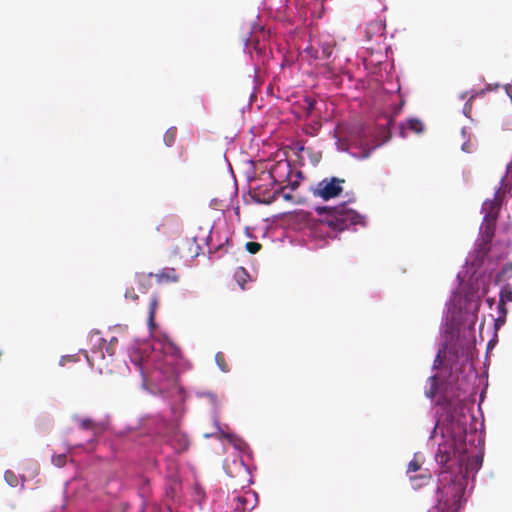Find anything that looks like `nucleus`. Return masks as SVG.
<instances>
[{
    "mask_svg": "<svg viewBox=\"0 0 512 512\" xmlns=\"http://www.w3.org/2000/svg\"><path fill=\"white\" fill-rule=\"evenodd\" d=\"M183 360L180 347L166 333L153 343L145 345L139 357L130 355V363L140 378V386L151 395L168 403L173 423L161 414L140 419V428L130 426V466L132 462L147 471L164 474V497L154 505V512H188L183 496L177 455L190 447L188 435L179 428V419L185 413L187 393L180 385L179 362Z\"/></svg>",
    "mask_w": 512,
    "mask_h": 512,
    "instance_id": "nucleus-1",
    "label": "nucleus"
},
{
    "mask_svg": "<svg viewBox=\"0 0 512 512\" xmlns=\"http://www.w3.org/2000/svg\"><path fill=\"white\" fill-rule=\"evenodd\" d=\"M424 395L435 409L428 445L438 434V429L442 439L434 455L437 465L434 504L427 512H463L475 488L485 453L484 420L479 435L474 424V387L464 379L457 394L449 382H441L433 373L426 380ZM478 409L483 417L481 407Z\"/></svg>",
    "mask_w": 512,
    "mask_h": 512,
    "instance_id": "nucleus-2",
    "label": "nucleus"
},
{
    "mask_svg": "<svg viewBox=\"0 0 512 512\" xmlns=\"http://www.w3.org/2000/svg\"><path fill=\"white\" fill-rule=\"evenodd\" d=\"M451 302L452 299H447L444 305L439 328V334L442 339L439 342L431 369L432 371L439 369L440 365L443 363V355L448 353L451 370L454 368L455 376L453 378H441L436 374L437 378L441 382H449L457 394L460 393V388L465 379L474 387L476 397L478 394V372L471 363V359L468 355V340L465 334H461L460 332L461 329L463 330V327L457 326V324L449 318Z\"/></svg>",
    "mask_w": 512,
    "mask_h": 512,
    "instance_id": "nucleus-3",
    "label": "nucleus"
},
{
    "mask_svg": "<svg viewBox=\"0 0 512 512\" xmlns=\"http://www.w3.org/2000/svg\"><path fill=\"white\" fill-rule=\"evenodd\" d=\"M470 264L468 258H466L462 270L456 274L455 286L451 289L448 298L452 299L449 318L457 326L463 327L464 331L474 334L478 312L482 304V296L487 293V290L484 288L485 276L481 273H471L468 276V281L464 283L462 274L468 273Z\"/></svg>",
    "mask_w": 512,
    "mask_h": 512,
    "instance_id": "nucleus-4",
    "label": "nucleus"
},
{
    "mask_svg": "<svg viewBox=\"0 0 512 512\" xmlns=\"http://www.w3.org/2000/svg\"><path fill=\"white\" fill-rule=\"evenodd\" d=\"M354 202L355 199L352 198L342 201L335 206L317 205L314 207V211L320 217L321 223L326 225L331 231V233L317 229L310 231L311 236L318 239V247L326 246L329 239L337 238L338 234L345 230L355 232L357 231V226L363 228L368 226L367 216L348 206Z\"/></svg>",
    "mask_w": 512,
    "mask_h": 512,
    "instance_id": "nucleus-5",
    "label": "nucleus"
},
{
    "mask_svg": "<svg viewBox=\"0 0 512 512\" xmlns=\"http://www.w3.org/2000/svg\"><path fill=\"white\" fill-rule=\"evenodd\" d=\"M364 67L377 84V98L381 102V113L385 122L393 119L394 128L395 118L402 112L405 105V98L400 93L401 85L398 76L395 75L394 63H387L382 60L376 62L367 60Z\"/></svg>",
    "mask_w": 512,
    "mask_h": 512,
    "instance_id": "nucleus-6",
    "label": "nucleus"
},
{
    "mask_svg": "<svg viewBox=\"0 0 512 512\" xmlns=\"http://www.w3.org/2000/svg\"><path fill=\"white\" fill-rule=\"evenodd\" d=\"M393 119L373 125L361 124L353 133L350 142H336L340 152L349 154L355 159L365 160L378 148L387 144L392 137Z\"/></svg>",
    "mask_w": 512,
    "mask_h": 512,
    "instance_id": "nucleus-7",
    "label": "nucleus"
},
{
    "mask_svg": "<svg viewBox=\"0 0 512 512\" xmlns=\"http://www.w3.org/2000/svg\"><path fill=\"white\" fill-rule=\"evenodd\" d=\"M273 31L266 29V27L257 21L250 24V29L243 37V52L249 53L252 57L250 47L257 53L262 62L268 61L273 58V51L271 47V40Z\"/></svg>",
    "mask_w": 512,
    "mask_h": 512,
    "instance_id": "nucleus-8",
    "label": "nucleus"
},
{
    "mask_svg": "<svg viewBox=\"0 0 512 512\" xmlns=\"http://www.w3.org/2000/svg\"><path fill=\"white\" fill-rule=\"evenodd\" d=\"M291 170L292 164L287 159L281 160L272 165L268 170V176L270 178L271 188H273L274 191L267 196H261L259 194L251 195L253 202L256 204L270 205L278 199L279 196H281L285 201H291L293 199V195L291 193L283 192L284 187L279 184V178L284 177L288 180Z\"/></svg>",
    "mask_w": 512,
    "mask_h": 512,
    "instance_id": "nucleus-9",
    "label": "nucleus"
},
{
    "mask_svg": "<svg viewBox=\"0 0 512 512\" xmlns=\"http://www.w3.org/2000/svg\"><path fill=\"white\" fill-rule=\"evenodd\" d=\"M335 41L330 36L311 39L305 48L298 51L297 61L303 65H324L329 63L333 57Z\"/></svg>",
    "mask_w": 512,
    "mask_h": 512,
    "instance_id": "nucleus-10",
    "label": "nucleus"
},
{
    "mask_svg": "<svg viewBox=\"0 0 512 512\" xmlns=\"http://www.w3.org/2000/svg\"><path fill=\"white\" fill-rule=\"evenodd\" d=\"M214 426L216 428V434L219 435L220 440H226L234 450H236L239 453V459L241 466L245 469V471L252 475V471L256 470V467H251L248 465L244 459V456H246L248 459H253V451L250 447V445L239 435H237L235 432H227L225 431L219 419L217 416H215L214 419Z\"/></svg>",
    "mask_w": 512,
    "mask_h": 512,
    "instance_id": "nucleus-11",
    "label": "nucleus"
},
{
    "mask_svg": "<svg viewBox=\"0 0 512 512\" xmlns=\"http://www.w3.org/2000/svg\"><path fill=\"white\" fill-rule=\"evenodd\" d=\"M90 342L92 345L91 354L85 352V357L91 367L96 366L99 372L102 373L103 369L106 367L100 364L105 358L103 349H105L109 357H112L114 355L113 343L117 342V338L113 337L110 342L107 343L100 332L95 331L90 334Z\"/></svg>",
    "mask_w": 512,
    "mask_h": 512,
    "instance_id": "nucleus-12",
    "label": "nucleus"
},
{
    "mask_svg": "<svg viewBox=\"0 0 512 512\" xmlns=\"http://www.w3.org/2000/svg\"><path fill=\"white\" fill-rule=\"evenodd\" d=\"M345 180L336 176L324 178L313 189V195L323 201H329L339 197L343 193L342 183Z\"/></svg>",
    "mask_w": 512,
    "mask_h": 512,
    "instance_id": "nucleus-13",
    "label": "nucleus"
},
{
    "mask_svg": "<svg viewBox=\"0 0 512 512\" xmlns=\"http://www.w3.org/2000/svg\"><path fill=\"white\" fill-rule=\"evenodd\" d=\"M265 222L267 223V229L282 228L286 230L294 228L300 222V217L297 210L286 211L267 217Z\"/></svg>",
    "mask_w": 512,
    "mask_h": 512,
    "instance_id": "nucleus-14",
    "label": "nucleus"
},
{
    "mask_svg": "<svg viewBox=\"0 0 512 512\" xmlns=\"http://www.w3.org/2000/svg\"><path fill=\"white\" fill-rule=\"evenodd\" d=\"M137 488V496L141 502L138 512H146V507L149 504V495L151 493L150 479L147 476L139 475L132 477L130 474V489Z\"/></svg>",
    "mask_w": 512,
    "mask_h": 512,
    "instance_id": "nucleus-15",
    "label": "nucleus"
},
{
    "mask_svg": "<svg viewBox=\"0 0 512 512\" xmlns=\"http://www.w3.org/2000/svg\"><path fill=\"white\" fill-rule=\"evenodd\" d=\"M489 213H485L483 216L482 223L479 227V234L478 238L475 241V249L478 251H481L483 249V246L487 244L495 235V224L490 223L489 220Z\"/></svg>",
    "mask_w": 512,
    "mask_h": 512,
    "instance_id": "nucleus-16",
    "label": "nucleus"
},
{
    "mask_svg": "<svg viewBox=\"0 0 512 512\" xmlns=\"http://www.w3.org/2000/svg\"><path fill=\"white\" fill-rule=\"evenodd\" d=\"M424 130V123L418 117L414 116L408 117L407 119L401 121L398 125V135L402 139H406L408 137V132L420 135L424 132Z\"/></svg>",
    "mask_w": 512,
    "mask_h": 512,
    "instance_id": "nucleus-17",
    "label": "nucleus"
},
{
    "mask_svg": "<svg viewBox=\"0 0 512 512\" xmlns=\"http://www.w3.org/2000/svg\"><path fill=\"white\" fill-rule=\"evenodd\" d=\"M157 230L169 235H178L183 230V223L178 215L169 214L162 219V222L157 226Z\"/></svg>",
    "mask_w": 512,
    "mask_h": 512,
    "instance_id": "nucleus-18",
    "label": "nucleus"
},
{
    "mask_svg": "<svg viewBox=\"0 0 512 512\" xmlns=\"http://www.w3.org/2000/svg\"><path fill=\"white\" fill-rule=\"evenodd\" d=\"M191 501L196 504L200 511L205 509L207 494L205 489L198 482L194 483L190 492Z\"/></svg>",
    "mask_w": 512,
    "mask_h": 512,
    "instance_id": "nucleus-19",
    "label": "nucleus"
},
{
    "mask_svg": "<svg viewBox=\"0 0 512 512\" xmlns=\"http://www.w3.org/2000/svg\"><path fill=\"white\" fill-rule=\"evenodd\" d=\"M156 277L158 283H176L179 281V276L176 274V270L172 267H165L158 273L153 274Z\"/></svg>",
    "mask_w": 512,
    "mask_h": 512,
    "instance_id": "nucleus-20",
    "label": "nucleus"
},
{
    "mask_svg": "<svg viewBox=\"0 0 512 512\" xmlns=\"http://www.w3.org/2000/svg\"><path fill=\"white\" fill-rule=\"evenodd\" d=\"M157 305H158V297L156 294H153L150 297L149 311H148V318H147V326H148L150 333H152L153 328L156 326L155 313H156Z\"/></svg>",
    "mask_w": 512,
    "mask_h": 512,
    "instance_id": "nucleus-21",
    "label": "nucleus"
},
{
    "mask_svg": "<svg viewBox=\"0 0 512 512\" xmlns=\"http://www.w3.org/2000/svg\"><path fill=\"white\" fill-rule=\"evenodd\" d=\"M233 278L235 279V281L237 282V284L239 285V287L242 290H245L246 283L248 281H253L252 276L249 274V272L246 270V268H244L242 266H239L235 270Z\"/></svg>",
    "mask_w": 512,
    "mask_h": 512,
    "instance_id": "nucleus-22",
    "label": "nucleus"
},
{
    "mask_svg": "<svg viewBox=\"0 0 512 512\" xmlns=\"http://www.w3.org/2000/svg\"><path fill=\"white\" fill-rule=\"evenodd\" d=\"M496 310L498 317L494 319V328L497 330L500 329L506 323L508 308L505 303L498 302Z\"/></svg>",
    "mask_w": 512,
    "mask_h": 512,
    "instance_id": "nucleus-23",
    "label": "nucleus"
},
{
    "mask_svg": "<svg viewBox=\"0 0 512 512\" xmlns=\"http://www.w3.org/2000/svg\"><path fill=\"white\" fill-rule=\"evenodd\" d=\"M80 428L92 431L93 435H98L103 431V426L91 418H84L80 421Z\"/></svg>",
    "mask_w": 512,
    "mask_h": 512,
    "instance_id": "nucleus-24",
    "label": "nucleus"
},
{
    "mask_svg": "<svg viewBox=\"0 0 512 512\" xmlns=\"http://www.w3.org/2000/svg\"><path fill=\"white\" fill-rule=\"evenodd\" d=\"M431 478H432L431 474H419V475L410 476V482H411L412 488L414 490L420 489L421 487L427 485Z\"/></svg>",
    "mask_w": 512,
    "mask_h": 512,
    "instance_id": "nucleus-25",
    "label": "nucleus"
},
{
    "mask_svg": "<svg viewBox=\"0 0 512 512\" xmlns=\"http://www.w3.org/2000/svg\"><path fill=\"white\" fill-rule=\"evenodd\" d=\"M153 277V273L149 274H138L136 273V280L138 284V290L141 293H145L149 287L151 286V278Z\"/></svg>",
    "mask_w": 512,
    "mask_h": 512,
    "instance_id": "nucleus-26",
    "label": "nucleus"
},
{
    "mask_svg": "<svg viewBox=\"0 0 512 512\" xmlns=\"http://www.w3.org/2000/svg\"><path fill=\"white\" fill-rule=\"evenodd\" d=\"M232 245L231 236H226L223 242H220L213 250L209 249L210 258L216 255L219 251H223L222 254L217 255V258H220L227 250H224V247H230Z\"/></svg>",
    "mask_w": 512,
    "mask_h": 512,
    "instance_id": "nucleus-27",
    "label": "nucleus"
},
{
    "mask_svg": "<svg viewBox=\"0 0 512 512\" xmlns=\"http://www.w3.org/2000/svg\"><path fill=\"white\" fill-rule=\"evenodd\" d=\"M501 303L512 302V286L509 283L504 284L500 288L499 301Z\"/></svg>",
    "mask_w": 512,
    "mask_h": 512,
    "instance_id": "nucleus-28",
    "label": "nucleus"
},
{
    "mask_svg": "<svg viewBox=\"0 0 512 512\" xmlns=\"http://www.w3.org/2000/svg\"><path fill=\"white\" fill-rule=\"evenodd\" d=\"M176 127L172 126L170 127L164 134L163 142L166 147H172L176 140Z\"/></svg>",
    "mask_w": 512,
    "mask_h": 512,
    "instance_id": "nucleus-29",
    "label": "nucleus"
},
{
    "mask_svg": "<svg viewBox=\"0 0 512 512\" xmlns=\"http://www.w3.org/2000/svg\"><path fill=\"white\" fill-rule=\"evenodd\" d=\"M199 397H208L211 401V404L213 405V420L215 419V416H218V412H217V403H218V397L215 393L213 392H210V391H206V392H203V393H199L198 394ZM219 419V417H217Z\"/></svg>",
    "mask_w": 512,
    "mask_h": 512,
    "instance_id": "nucleus-30",
    "label": "nucleus"
},
{
    "mask_svg": "<svg viewBox=\"0 0 512 512\" xmlns=\"http://www.w3.org/2000/svg\"><path fill=\"white\" fill-rule=\"evenodd\" d=\"M512 277V263H505L496 274V278L501 280L502 278Z\"/></svg>",
    "mask_w": 512,
    "mask_h": 512,
    "instance_id": "nucleus-31",
    "label": "nucleus"
},
{
    "mask_svg": "<svg viewBox=\"0 0 512 512\" xmlns=\"http://www.w3.org/2000/svg\"><path fill=\"white\" fill-rule=\"evenodd\" d=\"M238 505L236 507H239V510L240 511H246V510H249L250 508H248V505L250 503V498L248 496H242V495H238L235 497Z\"/></svg>",
    "mask_w": 512,
    "mask_h": 512,
    "instance_id": "nucleus-32",
    "label": "nucleus"
},
{
    "mask_svg": "<svg viewBox=\"0 0 512 512\" xmlns=\"http://www.w3.org/2000/svg\"><path fill=\"white\" fill-rule=\"evenodd\" d=\"M499 190H500V186L496 189V191H495V193H494V195H493V197H492V198H487V199L482 203L481 210H480V212H481V213H483V214L487 213V212H486L487 207H490V208H491V207L494 205L495 200H496V198H497V196H498Z\"/></svg>",
    "mask_w": 512,
    "mask_h": 512,
    "instance_id": "nucleus-33",
    "label": "nucleus"
},
{
    "mask_svg": "<svg viewBox=\"0 0 512 512\" xmlns=\"http://www.w3.org/2000/svg\"><path fill=\"white\" fill-rule=\"evenodd\" d=\"M291 150L293 151V154H294L297 158H299V157H301L302 153H303V152H304V150H305V145H304V143H303V142H299V141H297V142H293V143L291 144Z\"/></svg>",
    "mask_w": 512,
    "mask_h": 512,
    "instance_id": "nucleus-34",
    "label": "nucleus"
},
{
    "mask_svg": "<svg viewBox=\"0 0 512 512\" xmlns=\"http://www.w3.org/2000/svg\"><path fill=\"white\" fill-rule=\"evenodd\" d=\"M261 248H262V245L259 242H256V241L246 242V244H245V249L250 254L258 253L261 250Z\"/></svg>",
    "mask_w": 512,
    "mask_h": 512,
    "instance_id": "nucleus-35",
    "label": "nucleus"
},
{
    "mask_svg": "<svg viewBox=\"0 0 512 512\" xmlns=\"http://www.w3.org/2000/svg\"><path fill=\"white\" fill-rule=\"evenodd\" d=\"M419 456V453H415L414 454V459H412L409 463H408V469H407V473H411V472H417L420 470L421 468V465L420 463L418 462L417 458Z\"/></svg>",
    "mask_w": 512,
    "mask_h": 512,
    "instance_id": "nucleus-36",
    "label": "nucleus"
},
{
    "mask_svg": "<svg viewBox=\"0 0 512 512\" xmlns=\"http://www.w3.org/2000/svg\"><path fill=\"white\" fill-rule=\"evenodd\" d=\"M221 355L222 353L221 352H218L216 355H215V362H216V365L218 366V368L222 371V372H228L229 371V367L228 365L221 359Z\"/></svg>",
    "mask_w": 512,
    "mask_h": 512,
    "instance_id": "nucleus-37",
    "label": "nucleus"
},
{
    "mask_svg": "<svg viewBox=\"0 0 512 512\" xmlns=\"http://www.w3.org/2000/svg\"><path fill=\"white\" fill-rule=\"evenodd\" d=\"M247 496H251L253 498V505L250 507L249 511L248 512H252L253 509L258 505V502H259V495L258 493L255 491V490H252V489H248L247 492H246Z\"/></svg>",
    "mask_w": 512,
    "mask_h": 512,
    "instance_id": "nucleus-38",
    "label": "nucleus"
},
{
    "mask_svg": "<svg viewBox=\"0 0 512 512\" xmlns=\"http://www.w3.org/2000/svg\"><path fill=\"white\" fill-rule=\"evenodd\" d=\"M66 459L67 456L65 454H60L53 457V463L58 467H62L66 463Z\"/></svg>",
    "mask_w": 512,
    "mask_h": 512,
    "instance_id": "nucleus-39",
    "label": "nucleus"
},
{
    "mask_svg": "<svg viewBox=\"0 0 512 512\" xmlns=\"http://www.w3.org/2000/svg\"><path fill=\"white\" fill-rule=\"evenodd\" d=\"M321 159V153L320 152H311L310 154V161L313 166H316Z\"/></svg>",
    "mask_w": 512,
    "mask_h": 512,
    "instance_id": "nucleus-40",
    "label": "nucleus"
},
{
    "mask_svg": "<svg viewBox=\"0 0 512 512\" xmlns=\"http://www.w3.org/2000/svg\"><path fill=\"white\" fill-rule=\"evenodd\" d=\"M229 169H230V171H231V174H232L233 178H235V175H234V173H233V170H232L231 165H229ZM234 185H236V179H234ZM237 198H238V189H237V186H235V189H234V191H233V193L231 194V197H230V201H231V203H232L235 199H237Z\"/></svg>",
    "mask_w": 512,
    "mask_h": 512,
    "instance_id": "nucleus-41",
    "label": "nucleus"
},
{
    "mask_svg": "<svg viewBox=\"0 0 512 512\" xmlns=\"http://www.w3.org/2000/svg\"><path fill=\"white\" fill-rule=\"evenodd\" d=\"M299 186V182L297 180L295 181H288L287 183V187L291 190V191H295Z\"/></svg>",
    "mask_w": 512,
    "mask_h": 512,
    "instance_id": "nucleus-42",
    "label": "nucleus"
},
{
    "mask_svg": "<svg viewBox=\"0 0 512 512\" xmlns=\"http://www.w3.org/2000/svg\"><path fill=\"white\" fill-rule=\"evenodd\" d=\"M292 60H289L286 56H284L282 62L280 63V67L284 68L286 66H290L292 64Z\"/></svg>",
    "mask_w": 512,
    "mask_h": 512,
    "instance_id": "nucleus-43",
    "label": "nucleus"
},
{
    "mask_svg": "<svg viewBox=\"0 0 512 512\" xmlns=\"http://www.w3.org/2000/svg\"><path fill=\"white\" fill-rule=\"evenodd\" d=\"M461 150L465 153H470L471 150L469 149V139H467L462 145Z\"/></svg>",
    "mask_w": 512,
    "mask_h": 512,
    "instance_id": "nucleus-44",
    "label": "nucleus"
},
{
    "mask_svg": "<svg viewBox=\"0 0 512 512\" xmlns=\"http://www.w3.org/2000/svg\"><path fill=\"white\" fill-rule=\"evenodd\" d=\"M470 109L471 107L469 106V101H467L465 104H464V107H463V114L466 116V117H470L469 116V113H470Z\"/></svg>",
    "mask_w": 512,
    "mask_h": 512,
    "instance_id": "nucleus-45",
    "label": "nucleus"
},
{
    "mask_svg": "<svg viewBox=\"0 0 512 512\" xmlns=\"http://www.w3.org/2000/svg\"><path fill=\"white\" fill-rule=\"evenodd\" d=\"M504 181H505V176H503V177L501 178L500 186H501V185H504V188H505V189L511 190V189H512V183H508V182H507V183H505V184H504Z\"/></svg>",
    "mask_w": 512,
    "mask_h": 512,
    "instance_id": "nucleus-46",
    "label": "nucleus"
},
{
    "mask_svg": "<svg viewBox=\"0 0 512 512\" xmlns=\"http://www.w3.org/2000/svg\"><path fill=\"white\" fill-rule=\"evenodd\" d=\"M218 203H219V200L217 198H214L210 201L209 207L212 209H217Z\"/></svg>",
    "mask_w": 512,
    "mask_h": 512,
    "instance_id": "nucleus-47",
    "label": "nucleus"
},
{
    "mask_svg": "<svg viewBox=\"0 0 512 512\" xmlns=\"http://www.w3.org/2000/svg\"><path fill=\"white\" fill-rule=\"evenodd\" d=\"M296 178H297V179H296L297 181H298V180H300V181H301V180H303V179H304V174H303V172H302V171H297V173H296Z\"/></svg>",
    "mask_w": 512,
    "mask_h": 512,
    "instance_id": "nucleus-48",
    "label": "nucleus"
},
{
    "mask_svg": "<svg viewBox=\"0 0 512 512\" xmlns=\"http://www.w3.org/2000/svg\"><path fill=\"white\" fill-rule=\"evenodd\" d=\"M233 210H234V213L236 216H240V207L239 205H236L235 207H233Z\"/></svg>",
    "mask_w": 512,
    "mask_h": 512,
    "instance_id": "nucleus-49",
    "label": "nucleus"
},
{
    "mask_svg": "<svg viewBox=\"0 0 512 512\" xmlns=\"http://www.w3.org/2000/svg\"><path fill=\"white\" fill-rule=\"evenodd\" d=\"M461 135L463 138H467V128L466 127H463L461 129Z\"/></svg>",
    "mask_w": 512,
    "mask_h": 512,
    "instance_id": "nucleus-50",
    "label": "nucleus"
},
{
    "mask_svg": "<svg viewBox=\"0 0 512 512\" xmlns=\"http://www.w3.org/2000/svg\"><path fill=\"white\" fill-rule=\"evenodd\" d=\"M212 230H213V226L211 227L210 232H209L208 236L206 237V242H207V243H208V241L211 239V233H212Z\"/></svg>",
    "mask_w": 512,
    "mask_h": 512,
    "instance_id": "nucleus-51",
    "label": "nucleus"
},
{
    "mask_svg": "<svg viewBox=\"0 0 512 512\" xmlns=\"http://www.w3.org/2000/svg\"><path fill=\"white\" fill-rule=\"evenodd\" d=\"M346 196H348V199H352V198H354V199H355L353 192H351V193H348V192H347V193H346Z\"/></svg>",
    "mask_w": 512,
    "mask_h": 512,
    "instance_id": "nucleus-52",
    "label": "nucleus"
},
{
    "mask_svg": "<svg viewBox=\"0 0 512 512\" xmlns=\"http://www.w3.org/2000/svg\"><path fill=\"white\" fill-rule=\"evenodd\" d=\"M486 302H487V304L489 305V307L491 308V305H492L493 299H491V298H487Z\"/></svg>",
    "mask_w": 512,
    "mask_h": 512,
    "instance_id": "nucleus-53",
    "label": "nucleus"
},
{
    "mask_svg": "<svg viewBox=\"0 0 512 512\" xmlns=\"http://www.w3.org/2000/svg\"><path fill=\"white\" fill-rule=\"evenodd\" d=\"M257 71V64H254V73ZM253 80H256V74L253 76Z\"/></svg>",
    "mask_w": 512,
    "mask_h": 512,
    "instance_id": "nucleus-54",
    "label": "nucleus"
},
{
    "mask_svg": "<svg viewBox=\"0 0 512 512\" xmlns=\"http://www.w3.org/2000/svg\"><path fill=\"white\" fill-rule=\"evenodd\" d=\"M466 96H467V92H464V93H462V94L460 95V99H461V100H464V99L466 98Z\"/></svg>",
    "mask_w": 512,
    "mask_h": 512,
    "instance_id": "nucleus-55",
    "label": "nucleus"
},
{
    "mask_svg": "<svg viewBox=\"0 0 512 512\" xmlns=\"http://www.w3.org/2000/svg\"><path fill=\"white\" fill-rule=\"evenodd\" d=\"M246 235L247 237L252 238V235L250 234L248 227L246 228Z\"/></svg>",
    "mask_w": 512,
    "mask_h": 512,
    "instance_id": "nucleus-56",
    "label": "nucleus"
},
{
    "mask_svg": "<svg viewBox=\"0 0 512 512\" xmlns=\"http://www.w3.org/2000/svg\"><path fill=\"white\" fill-rule=\"evenodd\" d=\"M250 108V103H248L245 107L242 108V112H245L246 109Z\"/></svg>",
    "mask_w": 512,
    "mask_h": 512,
    "instance_id": "nucleus-57",
    "label": "nucleus"
},
{
    "mask_svg": "<svg viewBox=\"0 0 512 512\" xmlns=\"http://www.w3.org/2000/svg\"><path fill=\"white\" fill-rule=\"evenodd\" d=\"M484 394H485V390H482L481 393H480V400H482Z\"/></svg>",
    "mask_w": 512,
    "mask_h": 512,
    "instance_id": "nucleus-58",
    "label": "nucleus"
},
{
    "mask_svg": "<svg viewBox=\"0 0 512 512\" xmlns=\"http://www.w3.org/2000/svg\"><path fill=\"white\" fill-rule=\"evenodd\" d=\"M277 51L282 53V47L280 45H277Z\"/></svg>",
    "mask_w": 512,
    "mask_h": 512,
    "instance_id": "nucleus-59",
    "label": "nucleus"
},
{
    "mask_svg": "<svg viewBox=\"0 0 512 512\" xmlns=\"http://www.w3.org/2000/svg\"><path fill=\"white\" fill-rule=\"evenodd\" d=\"M487 347H488V349H490V348L492 347V340H490V341L488 342Z\"/></svg>",
    "mask_w": 512,
    "mask_h": 512,
    "instance_id": "nucleus-60",
    "label": "nucleus"
},
{
    "mask_svg": "<svg viewBox=\"0 0 512 512\" xmlns=\"http://www.w3.org/2000/svg\"><path fill=\"white\" fill-rule=\"evenodd\" d=\"M212 435H213V434L206 433V434L204 435V437H205V438H210V437H212Z\"/></svg>",
    "mask_w": 512,
    "mask_h": 512,
    "instance_id": "nucleus-61",
    "label": "nucleus"
},
{
    "mask_svg": "<svg viewBox=\"0 0 512 512\" xmlns=\"http://www.w3.org/2000/svg\"><path fill=\"white\" fill-rule=\"evenodd\" d=\"M248 482H249V484H253V483H254L253 478H252V477H250V479H249V481H248Z\"/></svg>",
    "mask_w": 512,
    "mask_h": 512,
    "instance_id": "nucleus-62",
    "label": "nucleus"
},
{
    "mask_svg": "<svg viewBox=\"0 0 512 512\" xmlns=\"http://www.w3.org/2000/svg\"><path fill=\"white\" fill-rule=\"evenodd\" d=\"M254 97V92L250 95V100Z\"/></svg>",
    "mask_w": 512,
    "mask_h": 512,
    "instance_id": "nucleus-63",
    "label": "nucleus"
},
{
    "mask_svg": "<svg viewBox=\"0 0 512 512\" xmlns=\"http://www.w3.org/2000/svg\"><path fill=\"white\" fill-rule=\"evenodd\" d=\"M133 350V352H136V348H131L130 347V351Z\"/></svg>",
    "mask_w": 512,
    "mask_h": 512,
    "instance_id": "nucleus-64",
    "label": "nucleus"
}]
</instances>
